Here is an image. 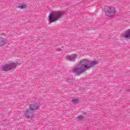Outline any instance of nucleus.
Returning <instances> with one entry per match:
<instances>
[{"label": "nucleus", "mask_w": 130, "mask_h": 130, "mask_svg": "<svg viewBox=\"0 0 130 130\" xmlns=\"http://www.w3.org/2000/svg\"><path fill=\"white\" fill-rule=\"evenodd\" d=\"M39 107L37 104L34 103L30 105L29 110H26V111L24 113V115L27 118H32L35 116L36 114L34 112V110L38 109Z\"/></svg>", "instance_id": "f03ea898"}, {"label": "nucleus", "mask_w": 130, "mask_h": 130, "mask_svg": "<svg viewBox=\"0 0 130 130\" xmlns=\"http://www.w3.org/2000/svg\"><path fill=\"white\" fill-rule=\"evenodd\" d=\"M96 64H97L96 61L90 62L88 60L83 59L81 60L79 64L76 65L73 68L72 71L73 73L77 75H82V74L85 73L89 69L95 67Z\"/></svg>", "instance_id": "f257e3e1"}, {"label": "nucleus", "mask_w": 130, "mask_h": 130, "mask_svg": "<svg viewBox=\"0 0 130 130\" xmlns=\"http://www.w3.org/2000/svg\"><path fill=\"white\" fill-rule=\"evenodd\" d=\"M72 102L73 103H78V102H79V100H77V99H74L72 100Z\"/></svg>", "instance_id": "9d476101"}, {"label": "nucleus", "mask_w": 130, "mask_h": 130, "mask_svg": "<svg viewBox=\"0 0 130 130\" xmlns=\"http://www.w3.org/2000/svg\"><path fill=\"white\" fill-rule=\"evenodd\" d=\"M105 14L106 16L112 17L115 14V9L113 7H107L105 10Z\"/></svg>", "instance_id": "39448f33"}, {"label": "nucleus", "mask_w": 130, "mask_h": 130, "mask_svg": "<svg viewBox=\"0 0 130 130\" xmlns=\"http://www.w3.org/2000/svg\"><path fill=\"white\" fill-rule=\"evenodd\" d=\"M7 43V41L6 39H1L0 40V45H5Z\"/></svg>", "instance_id": "6e6552de"}, {"label": "nucleus", "mask_w": 130, "mask_h": 130, "mask_svg": "<svg viewBox=\"0 0 130 130\" xmlns=\"http://www.w3.org/2000/svg\"><path fill=\"white\" fill-rule=\"evenodd\" d=\"M76 58H77V55L75 54L66 57V59L70 60V61H75Z\"/></svg>", "instance_id": "423d86ee"}, {"label": "nucleus", "mask_w": 130, "mask_h": 130, "mask_svg": "<svg viewBox=\"0 0 130 130\" xmlns=\"http://www.w3.org/2000/svg\"><path fill=\"white\" fill-rule=\"evenodd\" d=\"M63 15V12L59 11L57 12L53 13L49 16V20L50 22H55V21H58L62 15Z\"/></svg>", "instance_id": "7ed1b4c3"}, {"label": "nucleus", "mask_w": 130, "mask_h": 130, "mask_svg": "<svg viewBox=\"0 0 130 130\" xmlns=\"http://www.w3.org/2000/svg\"><path fill=\"white\" fill-rule=\"evenodd\" d=\"M123 37L125 38H130V29H128V30L124 32Z\"/></svg>", "instance_id": "0eeeda50"}, {"label": "nucleus", "mask_w": 130, "mask_h": 130, "mask_svg": "<svg viewBox=\"0 0 130 130\" xmlns=\"http://www.w3.org/2000/svg\"><path fill=\"white\" fill-rule=\"evenodd\" d=\"M78 118L79 120H82V119H84V117L83 116H79Z\"/></svg>", "instance_id": "9b49d317"}, {"label": "nucleus", "mask_w": 130, "mask_h": 130, "mask_svg": "<svg viewBox=\"0 0 130 130\" xmlns=\"http://www.w3.org/2000/svg\"><path fill=\"white\" fill-rule=\"evenodd\" d=\"M26 5H25V4H22L21 5H20V6H19V8H20V9H26Z\"/></svg>", "instance_id": "1a4fd4ad"}, {"label": "nucleus", "mask_w": 130, "mask_h": 130, "mask_svg": "<svg viewBox=\"0 0 130 130\" xmlns=\"http://www.w3.org/2000/svg\"><path fill=\"white\" fill-rule=\"evenodd\" d=\"M18 66L17 62H14L10 64H6L2 67V70L4 72H8V71H12L14 69H16V67Z\"/></svg>", "instance_id": "20e7f679"}]
</instances>
